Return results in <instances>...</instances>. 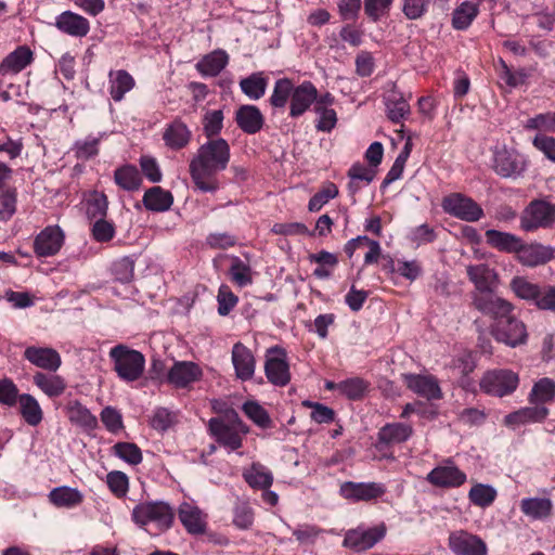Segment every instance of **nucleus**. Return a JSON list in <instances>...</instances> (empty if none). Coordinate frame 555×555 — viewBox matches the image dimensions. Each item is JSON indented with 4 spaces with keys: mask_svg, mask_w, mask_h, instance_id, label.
Listing matches in <instances>:
<instances>
[{
    "mask_svg": "<svg viewBox=\"0 0 555 555\" xmlns=\"http://www.w3.org/2000/svg\"><path fill=\"white\" fill-rule=\"evenodd\" d=\"M230 158V144L222 138L199 145L190 162V175L196 188L202 192H216L219 189L216 175L228 168Z\"/></svg>",
    "mask_w": 555,
    "mask_h": 555,
    "instance_id": "obj_1",
    "label": "nucleus"
},
{
    "mask_svg": "<svg viewBox=\"0 0 555 555\" xmlns=\"http://www.w3.org/2000/svg\"><path fill=\"white\" fill-rule=\"evenodd\" d=\"M131 518L140 528L149 530L152 526L156 533L169 530L175 521V511L165 501H151L135 505Z\"/></svg>",
    "mask_w": 555,
    "mask_h": 555,
    "instance_id": "obj_2",
    "label": "nucleus"
},
{
    "mask_svg": "<svg viewBox=\"0 0 555 555\" xmlns=\"http://www.w3.org/2000/svg\"><path fill=\"white\" fill-rule=\"evenodd\" d=\"M210 435L216 441L231 451L242 447L243 437L249 431L248 426L235 411L223 416L212 417L208 423Z\"/></svg>",
    "mask_w": 555,
    "mask_h": 555,
    "instance_id": "obj_3",
    "label": "nucleus"
},
{
    "mask_svg": "<svg viewBox=\"0 0 555 555\" xmlns=\"http://www.w3.org/2000/svg\"><path fill=\"white\" fill-rule=\"evenodd\" d=\"M109 359L114 364V371L124 382L138 380L145 369L144 356L126 345H117L109 350Z\"/></svg>",
    "mask_w": 555,
    "mask_h": 555,
    "instance_id": "obj_4",
    "label": "nucleus"
},
{
    "mask_svg": "<svg viewBox=\"0 0 555 555\" xmlns=\"http://www.w3.org/2000/svg\"><path fill=\"white\" fill-rule=\"evenodd\" d=\"M530 165L529 157L513 147L502 146L493 152L492 169L503 179L522 178Z\"/></svg>",
    "mask_w": 555,
    "mask_h": 555,
    "instance_id": "obj_5",
    "label": "nucleus"
},
{
    "mask_svg": "<svg viewBox=\"0 0 555 555\" xmlns=\"http://www.w3.org/2000/svg\"><path fill=\"white\" fill-rule=\"evenodd\" d=\"M553 225H555V204L546 198L532 199L519 218V227L525 232L550 229Z\"/></svg>",
    "mask_w": 555,
    "mask_h": 555,
    "instance_id": "obj_6",
    "label": "nucleus"
},
{
    "mask_svg": "<svg viewBox=\"0 0 555 555\" xmlns=\"http://www.w3.org/2000/svg\"><path fill=\"white\" fill-rule=\"evenodd\" d=\"M519 384L518 374L507 369L492 370L480 379V389L490 396L505 397L513 393Z\"/></svg>",
    "mask_w": 555,
    "mask_h": 555,
    "instance_id": "obj_7",
    "label": "nucleus"
},
{
    "mask_svg": "<svg viewBox=\"0 0 555 555\" xmlns=\"http://www.w3.org/2000/svg\"><path fill=\"white\" fill-rule=\"evenodd\" d=\"M441 206L444 212L466 222H476L485 215L482 207L477 202L462 193H452L446 196Z\"/></svg>",
    "mask_w": 555,
    "mask_h": 555,
    "instance_id": "obj_8",
    "label": "nucleus"
},
{
    "mask_svg": "<svg viewBox=\"0 0 555 555\" xmlns=\"http://www.w3.org/2000/svg\"><path fill=\"white\" fill-rule=\"evenodd\" d=\"M473 305L481 313L491 317L494 323L513 315L514 305L494 293L473 295Z\"/></svg>",
    "mask_w": 555,
    "mask_h": 555,
    "instance_id": "obj_9",
    "label": "nucleus"
},
{
    "mask_svg": "<svg viewBox=\"0 0 555 555\" xmlns=\"http://www.w3.org/2000/svg\"><path fill=\"white\" fill-rule=\"evenodd\" d=\"M386 525L384 522L371 527L351 529L346 532L343 545L356 552H364L372 548L386 535Z\"/></svg>",
    "mask_w": 555,
    "mask_h": 555,
    "instance_id": "obj_10",
    "label": "nucleus"
},
{
    "mask_svg": "<svg viewBox=\"0 0 555 555\" xmlns=\"http://www.w3.org/2000/svg\"><path fill=\"white\" fill-rule=\"evenodd\" d=\"M264 373L268 380L275 386L284 387L291 382L289 365L284 349L278 346L268 349Z\"/></svg>",
    "mask_w": 555,
    "mask_h": 555,
    "instance_id": "obj_11",
    "label": "nucleus"
},
{
    "mask_svg": "<svg viewBox=\"0 0 555 555\" xmlns=\"http://www.w3.org/2000/svg\"><path fill=\"white\" fill-rule=\"evenodd\" d=\"M491 333L499 343L509 347L525 344L528 336L526 325L514 314L506 320L493 323Z\"/></svg>",
    "mask_w": 555,
    "mask_h": 555,
    "instance_id": "obj_12",
    "label": "nucleus"
},
{
    "mask_svg": "<svg viewBox=\"0 0 555 555\" xmlns=\"http://www.w3.org/2000/svg\"><path fill=\"white\" fill-rule=\"evenodd\" d=\"M448 546L454 555H487L486 542L466 530H455L449 534Z\"/></svg>",
    "mask_w": 555,
    "mask_h": 555,
    "instance_id": "obj_13",
    "label": "nucleus"
},
{
    "mask_svg": "<svg viewBox=\"0 0 555 555\" xmlns=\"http://www.w3.org/2000/svg\"><path fill=\"white\" fill-rule=\"evenodd\" d=\"M64 238V232L59 225H48L37 234L34 251L38 257L54 256L61 250Z\"/></svg>",
    "mask_w": 555,
    "mask_h": 555,
    "instance_id": "obj_14",
    "label": "nucleus"
},
{
    "mask_svg": "<svg viewBox=\"0 0 555 555\" xmlns=\"http://www.w3.org/2000/svg\"><path fill=\"white\" fill-rule=\"evenodd\" d=\"M426 479L435 487L457 488L466 481L467 476L452 462L448 461L444 465L431 469Z\"/></svg>",
    "mask_w": 555,
    "mask_h": 555,
    "instance_id": "obj_15",
    "label": "nucleus"
},
{
    "mask_svg": "<svg viewBox=\"0 0 555 555\" xmlns=\"http://www.w3.org/2000/svg\"><path fill=\"white\" fill-rule=\"evenodd\" d=\"M554 257L553 249L548 246H544L540 243H525L522 240L520 241V246H518L517 251L515 253L516 260L529 268H534L538 266H542L548 262Z\"/></svg>",
    "mask_w": 555,
    "mask_h": 555,
    "instance_id": "obj_16",
    "label": "nucleus"
},
{
    "mask_svg": "<svg viewBox=\"0 0 555 555\" xmlns=\"http://www.w3.org/2000/svg\"><path fill=\"white\" fill-rule=\"evenodd\" d=\"M406 387L420 397L428 401L440 400L442 390L438 379L433 375L405 374L403 375Z\"/></svg>",
    "mask_w": 555,
    "mask_h": 555,
    "instance_id": "obj_17",
    "label": "nucleus"
},
{
    "mask_svg": "<svg viewBox=\"0 0 555 555\" xmlns=\"http://www.w3.org/2000/svg\"><path fill=\"white\" fill-rule=\"evenodd\" d=\"M203 376L201 366L192 361H176L168 371L167 380L177 388H185Z\"/></svg>",
    "mask_w": 555,
    "mask_h": 555,
    "instance_id": "obj_18",
    "label": "nucleus"
},
{
    "mask_svg": "<svg viewBox=\"0 0 555 555\" xmlns=\"http://www.w3.org/2000/svg\"><path fill=\"white\" fill-rule=\"evenodd\" d=\"M413 435V428L405 423H389L377 433L376 449L383 451L391 446L408 441Z\"/></svg>",
    "mask_w": 555,
    "mask_h": 555,
    "instance_id": "obj_19",
    "label": "nucleus"
},
{
    "mask_svg": "<svg viewBox=\"0 0 555 555\" xmlns=\"http://www.w3.org/2000/svg\"><path fill=\"white\" fill-rule=\"evenodd\" d=\"M315 100L317 88L311 81L306 80L297 87L294 86L289 103V116L293 118L300 117L312 104L314 105Z\"/></svg>",
    "mask_w": 555,
    "mask_h": 555,
    "instance_id": "obj_20",
    "label": "nucleus"
},
{
    "mask_svg": "<svg viewBox=\"0 0 555 555\" xmlns=\"http://www.w3.org/2000/svg\"><path fill=\"white\" fill-rule=\"evenodd\" d=\"M385 492V486L378 482L347 481L340 487L341 495L353 501H371L382 496Z\"/></svg>",
    "mask_w": 555,
    "mask_h": 555,
    "instance_id": "obj_21",
    "label": "nucleus"
},
{
    "mask_svg": "<svg viewBox=\"0 0 555 555\" xmlns=\"http://www.w3.org/2000/svg\"><path fill=\"white\" fill-rule=\"evenodd\" d=\"M178 517L190 534H202L206 531L207 516L192 502H182L178 508Z\"/></svg>",
    "mask_w": 555,
    "mask_h": 555,
    "instance_id": "obj_22",
    "label": "nucleus"
},
{
    "mask_svg": "<svg viewBox=\"0 0 555 555\" xmlns=\"http://www.w3.org/2000/svg\"><path fill=\"white\" fill-rule=\"evenodd\" d=\"M23 356L35 366L49 372H56L62 364L60 353L50 347L29 346Z\"/></svg>",
    "mask_w": 555,
    "mask_h": 555,
    "instance_id": "obj_23",
    "label": "nucleus"
},
{
    "mask_svg": "<svg viewBox=\"0 0 555 555\" xmlns=\"http://www.w3.org/2000/svg\"><path fill=\"white\" fill-rule=\"evenodd\" d=\"M231 360L236 378L241 380H249L254 377L256 360L251 350L245 345L240 341L233 345Z\"/></svg>",
    "mask_w": 555,
    "mask_h": 555,
    "instance_id": "obj_24",
    "label": "nucleus"
},
{
    "mask_svg": "<svg viewBox=\"0 0 555 555\" xmlns=\"http://www.w3.org/2000/svg\"><path fill=\"white\" fill-rule=\"evenodd\" d=\"M531 406L521 408L504 417V424L508 427H518L530 423L543 422L548 415L545 405L531 403Z\"/></svg>",
    "mask_w": 555,
    "mask_h": 555,
    "instance_id": "obj_25",
    "label": "nucleus"
},
{
    "mask_svg": "<svg viewBox=\"0 0 555 555\" xmlns=\"http://www.w3.org/2000/svg\"><path fill=\"white\" fill-rule=\"evenodd\" d=\"M235 121L243 132L255 134L262 129L264 117L257 106L242 105L235 112Z\"/></svg>",
    "mask_w": 555,
    "mask_h": 555,
    "instance_id": "obj_26",
    "label": "nucleus"
},
{
    "mask_svg": "<svg viewBox=\"0 0 555 555\" xmlns=\"http://www.w3.org/2000/svg\"><path fill=\"white\" fill-rule=\"evenodd\" d=\"M34 60L33 51L26 46L17 47L9 53L0 64V75H16L25 69Z\"/></svg>",
    "mask_w": 555,
    "mask_h": 555,
    "instance_id": "obj_27",
    "label": "nucleus"
},
{
    "mask_svg": "<svg viewBox=\"0 0 555 555\" xmlns=\"http://www.w3.org/2000/svg\"><path fill=\"white\" fill-rule=\"evenodd\" d=\"M55 26L73 37H85L90 30L89 21L72 11H65L56 17Z\"/></svg>",
    "mask_w": 555,
    "mask_h": 555,
    "instance_id": "obj_28",
    "label": "nucleus"
},
{
    "mask_svg": "<svg viewBox=\"0 0 555 555\" xmlns=\"http://www.w3.org/2000/svg\"><path fill=\"white\" fill-rule=\"evenodd\" d=\"M192 132L180 119H175L171 124H169L164 133L163 140L171 150H181L185 147L191 141Z\"/></svg>",
    "mask_w": 555,
    "mask_h": 555,
    "instance_id": "obj_29",
    "label": "nucleus"
},
{
    "mask_svg": "<svg viewBox=\"0 0 555 555\" xmlns=\"http://www.w3.org/2000/svg\"><path fill=\"white\" fill-rule=\"evenodd\" d=\"M486 243L492 248L507 253L514 254L517 251L518 246H520L521 237L511 233L503 232L494 229H489L485 232Z\"/></svg>",
    "mask_w": 555,
    "mask_h": 555,
    "instance_id": "obj_30",
    "label": "nucleus"
},
{
    "mask_svg": "<svg viewBox=\"0 0 555 555\" xmlns=\"http://www.w3.org/2000/svg\"><path fill=\"white\" fill-rule=\"evenodd\" d=\"M229 56L223 50H216L199 60L195 67L204 77H216L227 66Z\"/></svg>",
    "mask_w": 555,
    "mask_h": 555,
    "instance_id": "obj_31",
    "label": "nucleus"
},
{
    "mask_svg": "<svg viewBox=\"0 0 555 555\" xmlns=\"http://www.w3.org/2000/svg\"><path fill=\"white\" fill-rule=\"evenodd\" d=\"M466 272L469 281L477 289L476 294L493 293L491 289L495 278L493 269L489 268V266L485 263H480L476 266H468L466 268Z\"/></svg>",
    "mask_w": 555,
    "mask_h": 555,
    "instance_id": "obj_32",
    "label": "nucleus"
},
{
    "mask_svg": "<svg viewBox=\"0 0 555 555\" xmlns=\"http://www.w3.org/2000/svg\"><path fill=\"white\" fill-rule=\"evenodd\" d=\"M108 82V91L115 102L121 101L135 85L133 77L125 69L111 70Z\"/></svg>",
    "mask_w": 555,
    "mask_h": 555,
    "instance_id": "obj_33",
    "label": "nucleus"
},
{
    "mask_svg": "<svg viewBox=\"0 0 555 555\" xmlns=\"http://www.w3.org/2000/svg\"><path fill=\"white\" fill-rule=\"evenodd\" d=\"M48 496L54 506L63 508H74L83 501V494L77 488L67 486L52 489Z\"/></svg>",
    "mask_w": 555,
    "mask_h": 555,
    "instance_id": "obj_34",
    "label": "nucleus"
},
{
    "mask_svg": "<svg viewBox=\"0 0 555 555\" xmlns=\"http://www.w3.org/2000/svg\"><path fill=\"white\" fill-rule=\"evenodd\" d=\"M376 170L372 167H366L361 163H354L348 170L347 177L349 178L348 191L354 196L363 185H369L375 178Z\"/></svg>",
    "mask_w": 555,
    "mask_h": 555,
    "instance_id": "obj_35",
    "label": "nucleus"
},
{
    "mask_svg": "<svg viewBox=\"0 0 555 555\" xmlns=\"http://www.w3.org/2000/svg\"><path fill=\"white\" fill-rule=\"evenodd\" d=\"M34 384L49 398H56L66 389L65 379L55 374L37 372L33 377Z\"/></svg>",
    "mask_w": 555,
    "mask_h": 555,
    "instance_id": "obj_36",
    "label": "nucleus"
},
{
    "mask_svg": "<svg viewBox=\"0 0 555 555\" xmlns=\"http://www.w3.org/2000/svg\"><path fill=\"white\" fill-rule=\"evenodd\" d=\"M142 202L147 210L166 211L170 209L173 203V196L169 191L160 186H153L145 191Z\"/></svg>",
    "mask_w": 555,
    "mask_h": 555,
    "instance_id": "obj_37",
    "label": "nucleus"
},
{
    "mask_svg": "<svg viewBox=\"0 0 555 555\" xmlns=\"http://www.w3.org/2000/svg\"><path fill=\"white\" fill-rule=\"evenodd\" d=\"M68 420L86 430H93L98 427V418L82 405L79 401L74 400L67 404Z\"/></svg>",
    "mask_w": 555,
    "mask_h": 555,
    "instance_id": "obj_38",
    "label": "nucleus"
},
{
    "mask_svg": "<svg viewBox=\"0 0 555 555\" xmlns=\"http://www.w3.org/2000/svg\"><path fill=\"white\" fill-rule=\"evenodd\" d=\"M520 511L532 519H544L552 515L553 503L548 498H525Z\"/></svg>",
    "mask_w": 555,
    "mask_h": 555,
    "instance_id": "obj_39",
    "label": "nucleus"
},
{
    "mask_svg": "<svg viewBox=\"0 0 555 555\" xmlns=\"http://www.w3.org/2000/svg\"><path fill=\"white\" fill-rule=\"evenodd\" d=\"M243 477L249 487L254 489H269L273 483L271 470L261 463H253L243 472Z\"/></svg>",
    "mask_w": 555,
    "mask_h": 555,
    "instance_id": "obj_40",
    "label": "nucleus"
},
{
    "mask_svg": "<svg viewBox=\"0 0 555 555\" xmlns=\"http://www.w3.org/2000/svg\"><path fill=\"white\" fill-rule=\"evenodd\" d=\"M115 183L127 192H134L141 188L142 177L133 165H124L114 172Z\"/></svg>",
    "mask_w": 555,
    "mask_h": 555,
    "instance_id": "obj_41",
    "label": "nucleus"
},
{
    "mask_svg": "<svg viewBox=\"0 0 555 555\" xmlns=\"http://www.w3.org/2000/svg\"><path fill=\"white\" fill-rule=\"evenodd\" d=\"M540 284L531 282L526 276L516 275L509 282V288L514 295L525 301L533 304L540 294Z\"/></svg>",
    "mask_w": 555,
    "mask_h": 555,
    "instance_id": "obj_42",
    "label": "nucleus"
},
{
    "mask_svg": "<svg viewBox=\"0 0 555 555\" xmlns=\"http://www.w3.org/2000/svg\"><path fill=\"white\" fill-rule=\"evenodd\" d=\"M229 275L231 281L241 288L251 285L254 281L250 266L237 256L231 257Z\"/></svg>",
    "mask_w": 555,
    "mask_h": 555,
    "instance_id": "obj_43",
    "label": "nucleus"
},
{
    "mask_svg": "<svg viewBox=\"0 0 555 555\" xmlns=\"http://www.w3.org/2000/svg\"><path fill=\"white\" fill-rule=\"evenodd\" d=\"M20 412L24 421L30 426H37L43 418V412L37 399L29 393L20 397Z\"/></svg>",
    "mask_w": 555,
    "mask_h": 555,
    "instance_id": "obj_44",
    "label": "nucleus"
},
{
    "mask_svg": "<svg viewBox=\"0 0 555 555\" xmlns=\"http://www.w3.org/2000/svg\"><path fill=\"white\" fill-rule=\"evenodd\" d=\"M555 398V382L552 378L543 377L534 383L529 393L530 403L544 405Z\"/></svg>",
    "mask_w": 555,
    "mask_h": 555,
    "instance_id": "obj_45",
    "label": "nucleus"
},
{
    "mask_svg": "<svg viewBox=\"0 0 555 555\" xmlns=\"http://www.w3.org/2000/svg\"><path fill=\"white\" fill-rule=\"evenodd\" d=\"M479 7L470 1L462 2L452 14V26L457 30H464L470 26L477 17Z\"/></svg>",
    "mask_w": 555,
    "mask_h": 555,
    "instance_id": "obj_46",
    "label": "nucleus"
},
{
    "mask_svg": "<svg viewBox=\"0 0 555 555\" xmlns=\"http://www.w3.org/2000/svg\"><path fill=\"white\" fill-rule=\"evenodd\" d=\"M268 78L262 73H254L240 81L242 92L250 100H259L266 93Z\"/></svg>",
    "mask_w": 555,
    "mask_h": 555,
    "instance_id": "obj_47",
    "label": "nucleus"
},
{
    "mask_svg": "<svg viewBox=\"0 0 555 555\" xmlns=\"http://www.w3.org/2000/svg\"><path fill=\"white\" fill-rule=\"evenodd\" d=\"M496 490L492 486L485 483H476L468 492L469 501L482 508L490 506L496 499Z\"/></svg>",
    "mask_w": 555,
    "mask_h": 555,
    "instance_id": "obj_48",
    "label": "nucleus"
},
{
    "mask_svg": "<svg viewBox=\"0 0 555 555\" xmlns=\"http://www.w3.org/2000/svg\"><path fill=\"white\" fill-rule=\"evenodd\" d=\"M294 90V83L288 78L278 79L273 87V92L269 99L270 104L276 108H284L291 101L292 93Z\"/></svg>",
    "mask_w": 555,
    "mask_h": 555,
    "instance_id": "obj_49",
    "label": "nucleus"
},
{
    "mask_svg": "<svg viewBox=\"0 0 555 555\" xmlns=\"http://www.w3.org/2000/svg\"><path fill=\"white\" fill-rule=\"evenodd\" d=\"M223 119L224 115L221 109L205 112L202 124L203 132L208 140L219 138L218 135L223 128Z\"/></svg>",
    "mask_w": 555,
    "mask_h": 555,
    "instance_id": "obj_50",
    "label": "nucleus"
},
{
    "mask_svg": "<svg viewBox=\"0 0 555 555\" xmlns=\"http://www.w3.org/2000/svg\"><path fill=\"white\" fill-rule=\"evenodd\" d=\"M313 112L318 118L315 120V129L320 132L330 133L337 124V113L333 107L313 105Z\"/></svg>",
    "mask_w": 555,
    "mask_h": 555,
    "instance_id": "obj_51",
    "label": "nucleus"
},
{
    "mask_svg": "<svg viewBox=\"0 0 555 555\" xmlns=\"http://www.w3.org/2000/svg\"><path fill=\"white\" fill-rule=\"evenodd\" d=\"M388 118L393 122H399L410 113L408 101L395 92L386 100Z\"/></svg>",
    "mask_w": 555,
    "mask_h": 555,
    "instance_id": "obj_52",
    "label": "nucleus"
},
{
    "mask_svg": "<svg viewBox=\"0 0 555 555\" xmlns=\"http://www.w3.org/2000/svg\"><path fill=\"white\" fill-rule=\"evenodd\" d=\"M108 201L104 193L94 191L87 199V215L90 219H102L106 217Z\"/></svg>",
    "mask_w": 555,
    "mask_h": 555,
    "instance_id": "obj_53",
    "label": "nucleus"
},
{
    "mask_svg": "<svg viewBox=\"0 0 555 555\" xmlns=\"http://www.w3.org/2000/svg\"><path fill=\"white\" fill-rule=\"evenodd\" d=\"M246 416L261 428H270L272 421L268 412L256 401H247L242 406Z\"/></svg>",
    "mask_w": 555,
    "mask_h": 555,
    "instance_id": "obj_54",
    "label": "nucleus"
},
{
    "mask_svg": "<svg viewBox=\"0 0 555 555\" xmlns=\"http://www.w3.org/2000/svg\"><path fill=\"white\" fill-rule=\"evenodd\" d=\"M113 454L130 465H138L143 459L140 448L132 442H117L113 446Z\"/></svg>",
    "mask_w": 555,
    "mask_h": 555,
    "instance_id": "obj_55",
    "label": "nucleus"
},
{
    "mask_svg": "<svg viewBox=\"0 0 555 555\" xmlns=\"http://www.w3.org/2000/svg\"><path fill=\"white\" fill-rule=\"evenodd\" d=\"M254 522V509L246 501H237L233 508V524L242 530L249 529Z\"/></svg>",
    "mask_w": 555,
    "mask_h": 555,
    "instance_id": "obj_56",
    "label": "nucleus"
},
{
    "mask_svg": "<svg viewBox=\"0 0 555 555\" xmlns=\"http://www.w3.org/2000/svg\"><path fill=\"white\" fill-rule=\"evenodd\" d=\"M104 134L99 137L88 135L83 140L75 142L74 151L77 158L89 159L99 153V143Z\"/></svg>",
    "mask_w": 555,
    "mask_h": 555,
    "instance_id": "obj_57",
    "label": "nucleus"
},
{
    "mask_svg": "<svg viewBox=\"0 0 555 555\" xmlns=\"http://www.w3.org/2000/svg\"><path fill=\"white\" fill-rule=\"evenodd\" d=\"M367 389V383L362 378L353 377L337 383V390L349 399H360Z\"/></svg>",
    "mask_w": 555,
    "mask_h": 555,
    "instance_id": "obj_58",
    "label": "nucleus"
},
{
    "mask_svg": "<svg viewBox=\"0 0 555 555\" xmlns=\"http://www.w3.org/2000/svg\"><path fill=\"white\" fill-rule=\"evenodd\" d=\"M525 128L528 130L555 132V112L538 114L527 119Z\"/></svg>",
    "mask_w": 555,
    "mask_h": 555,
    "instance_id": "obj_59",
    "label": "nucleus"
},
{
    "mask_svg": "<svg viewBox=\"0 0 555 555\" xmlns=\"http://www.w3.org/2000/svg\"><path fill=\"white\" fill-rule=\"evenodd\" d=\"M218 313L228 315L237 305L238 298L227 284H221L217 295Z\"/></svg>",
    "mask_w": 555,
    "mask_h": 555,
    "instance_id": "obj_60",
    "label": "nucleus"
},
{
    "mask_svg": "<svg viewBox=\"0 0 555 555\" xmlns=\"http://www.w3.org/2000/svg\"><path fill=\"white\" fill-rule=\"evenodd\" d=\"M337 195V186L334 183H330L310 198L308 209L310 211H319L330 199L335 198Z\"/></svg>",
    "mask_w": 555,
    "mask_h": 555,
    "instance_id": "obj_61",
    "label": "nucleus"
},
{
    "mask_svg": "<svg viewBox=\"0 0 555 555\" xmlns=\"http://www.w3.org/2000/svg\"><path fill=\"white\" fill-rule=\"evenodd\" d=\"M21 395L14 382L10 378L0 379V403L14 406L20 401Z\"/></svg>",
    "mask_w": 555,
    "mask_h": 555,
    "instance_id": "obj_62",
    "label": "nucleus"
},
{
    "mask_svg": "<svg viewBox=\"0 0 555 555\" xmlns=\"http://www.w3.org/2000/svg\"><path fill=\"white\" fill-rule=\"evenodd\" d=\"M106 482L109 490L117 496L122 498L128 491V477L125 473L114 470L107 474Z\"/></svg>",
    "mask_w": 555,
    "mask_h": 555,
    "instance_id": "obj_63",
    "label": "nucleus"
},
{
    "mask_svg": "<svg viewBox=\"0 0 555 555\" xmlns=\"http://www.w3.org/2000/svg\"><path fill=\"white\" fill-rule=\"evenodd\" d=\"M533 305L541 310L555 311V286L541 285Z\"/></svg>",
    "mask_w": 555,
    "mask_h": 555,
    "instance_id": "obj_64",
    "label": "nucleus"
}]
</instances>
